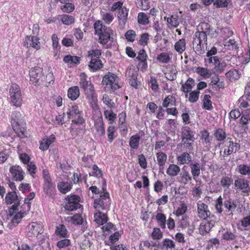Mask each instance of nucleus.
Listing matches in <instances>:
<instances>
[{
	"mask_svg": "<svg viewBox=\"0 0 250 250\" xmlns=\"http://www.w3.org/2000/svg\"><path fill=\"white\" fill-rule=\"evenodd\" d=\"M214 222L212 220H203L199 227V233L202 235L208 234L214 226Z\"/></svg>",
	"mask_w": 250,
	"mask_h": 250,
	"instance_id": "obj_14",
	"label": "nucleus"
},
{
	"mask_svg": "<svg viewBox=\"0 0 250 250\" xmlns=\"http://www.w3.org/2000/svg\"><path fill=\"white\" fill-rule=\"evenodd\" d=\"M55 233L57 236L62 237H66L67 230L65 226L62 224H60L56 228Z\"/></svg>",
	"mask_w": 250,
	"mask_h": 250,
	"instance_id": "obj_31",
	"label": "nucleus"
},
{
	"mask_svg": "<svg viewBox=\"0 0 250 250\" xmlns=\"http://www.w3.org/2000/svg\"><path fill=\"white\" fill-rule=\"evenodd\" d=\"M234 188L238 192H241L244 196H248L250 194V182L247 179L242 177H237L234 182Z\"/></svg>",
	"mask_w": 250,
	"mask_h": 250,
	"instance_id": "obj_8",
	"label": "nucleus"
},
{
	"mask_svg": "<svg viewBox=\"0 0 250 250\" xmlns=\"http://www.w3.org/2000/svg\"><path fill=\"white\" fill-rule=\"evenodd\" d=\"M200 92L197 90L191 91L189 94L188 101L191 103H194L196 102L199 96Z\"/></svg>",
	"mask_w": 250,
	"mask_h": 250,
	"instance_id": "obj_50",
	"label": "nucleus"
},
{
	"mask_svg": "<svg viewBox=\"0 0 250 250\" xmlns=\"http://www.w3.org/2000/svg\"><path fill=\"white\" fill-rule=\"evenodd\" d=\"M220 241L219 239L217 238H211L208 240L207 248L210 249L211 248H213L214 246L219 245Z\"/></svg>",
	"mask_w": 250,
	"mask_h": 250,
	"instance_id": "obj_64",
	"label": "nucleus"
},
{
	"mask_svg": "<svg viewBox=\"0 0 250 250\" xmlns=\"http://www.w3.org/2000/svg\"><path fill=\"white\" fill-rule=\"evenodd\" d=\"M89 66L94 71L101 68L103 66L101 61L99 59L92 58L91 59Z\"/></svg>",
	"mask_w": 250,
	"mask_h": 250,
	"instance_id": "obj_35",
	"label": "nucleus"
},
{
	"mask_svg": "<svg viewBox=\"0 0 250 250\" xmlns=\"http://www.w3.org/2000/svg\"><path fill=\"white\" fill-rule=\"evenodd\" d=\"M156 219L162 229L166 228V217L163 213H158L156 215Z\"/></svg>",
	"mask_w": 250,
	"mask_h": 250,
	"instance_id": "obj_39",
	"label": "nucleus"
},
{
	"mask_svg": "<svg viewBox=\"0 0 250 250\" xmlns=\"http://www.w3.org/2000/svg\"><path fill=\"white\" fill-rule=\"evenodd\" d=\"M9 171L15 180L21 181L23 179L24 172L19 166L15 165L11 167Z\"/></svg>",
	"mask_w": 250,
	"mask_h": 250,
	"instance_id": "obj_17",
	"label": "nucleus"
},
{
	"mask_svg": "<svg viewBox=\"0 0 250 250\" xmlns=\"http://www.w3.org/2000/svg\"><path fill=\"white\" fill-rule=\"evenodd\" d=\"M232 176L229 174L223 175L220 180V186L224 188H229L233 184Z\"/></svg>",
	"mask_w": 250,
	"mask_h": 250,
	"instance_id": "obj_20",
	"label": "nucleus"
},
{
	"mask_svg": "<svg viewBox=\"0 0 250 250\" xmlns=\"http://www.w3.org/2000/svg\"><path fill=\"white\" fill-rule=\"evenodd\" d=\"M71 244V241L68 239H63L58 241L57 243V247L59 249L65 248Z\"/></svg>",
	"mask_w": 250,
	"mask_h": 250,
	"instance_id": "obj_54",
	"label": "nucleus"
},
{
	"mask_svg": "<svg viewBox=\"0 0 250 250\" xmlns=\"http://www.w3.org/2000/svg\"><path fill=\"white\" fill-rule=\"evenodd\" d=\"M215 65L213 67L215 70L218 73H222L224 71L227 66V63L225 62H221L218 59V60L215 61Z\"/></svg>",
	"mask_w": 250,
	"mask_h": 250,
	"instance_id": "obj_38",
	"label": "nucleus"
},
{
	"mask_svg": "<svg viewBox=\"0 0 250 250\" xmlns=\"http://www.w3.org/2000/svg\"><path fill=\"white\" fill-rule=\"evenodd\" d=\"M94 221L99 225H103L108 221V218L106 214L103 213L100 211L94 214Z\"/></svg>",
	"mask_w": 250,
	"mask_h": 250,
	"instance_id": "obj_22",
	"label": "nucleus"
},
{
	"mask_svg": "<svg viewBox=\"0 0 250 250\" xmlns=\"http://www.w3.org/2000/svg\"><path fill=\"white\" fill-rule=\"evenodd\" d=\"M214 136L216 140L220 142L219 146L221 144V142L225 140L226 138L227 135L226 132L222 128H218L214 131Z\"/></svg>",
	"mask_w": 250,
	"mask_h": 250,
	"instance_id": "obj_28",
	"label": "nucleus"
},
{
	"mask_svg": "<svg viewBox=\"0 0 250 250\" xmlns=\"http://www.w3.org/2000/svg\"><path fill=\"white\" fill-rule=\"evenodd\" d=\"M55 185L52 183L43 184V190L46 194H51L55 189Z\"/></svg>",
	"mask_w": 250,
	"mask_h": 250,
	"instance_id": "obj_51",
	"label": "nucleus"
},
{
	"mask_svg": "<svg viewBox=\"0 0 250 250\" xmlns=\"http://www.w3.org/2000/svg\"><path fill=\"white\" fill-rule=\"evenodd\" d=\"M12 126L14 130L19 137L24 138L26 137L25 135V125H12Z\"/></svg>",
	"mask_w": 250,
	"mask_h": 250,
	"instance_id": "obj_24",
	"label": "nucleus"
},
{
	"mask_svg": "<svg viewBox=\"0 0 250 250\" xmlns=\"http://www.w3.org/2000/svg\"><path fill=\"white\" fill-rule=\"evenodd\" d=\"M96 128L98 135L102 136L105 133V129L102 122H100L96 125Z\"/></svg>",
	"mask_w": 250,
	"mask_h": 250,
	"instance_id": "obj_63",
	"label": "nucleus"
},
{
	"mask_svg": "<svg viewBox=\"0 0 250 250\" xmlns=\"http://www.w3.org/2000/svg\"><path fill=\"white\" fill-rule=\"evenodd\" d=\"M231 0H215L213 5L217 8H227Z\"/></svg>",
	"mask_w": 250,
	"mask_h": 250,
	"instance_id": "obj_41",
	"label": "nucleus"
},
{
	"mask_svg": "<svg viewBox=\"0 0 250 250\" xmlns=\"http://www.w3.org/2000/svg\"><path fill=\"white\" fill-rule=\"evenodd\" d=\"M114 19L113 15L110 13H103L102 14V19L106 24H110Z\"/></svg>",
	"mask_w": 250,
	"mask_h": 250,
	"instance_id": "obj_52",
	"label": "nucleus"
},
{
	"mask_svg": "<svg viewBox=\"0 0 250 250\" xmlns=\"http://www.w3.org/2000/svg\"><path fill=\"white\" fill-rule=\"evenodd\" d=\"M219 81V76L215 75L211 78L210 83L212 85H217L219 88H223L224 85V83L223 82H220Z\"/></svg>",
	"mask_w": 250,
	"mask_h": 250,
	"instance_id": "obj_53",
	"label": "nucleus"
},
{
	"mask_svg": "<svg viewBox=\"0 0 250 250\" xmlns=\"http://www.w3.org/2000/svg\"><path fill=\"white\" fill-rule=\"evenodd\" d=\"M138 21L141 24L146 25L149 22L148 18L144 13H139L138 15Z\"/></svg>",
	"mask_w": 250,
	"mask_h": 250,
	"instance_id": "obj_45",
	"label": "nucleus"
},
{
	"mask_svg": "<svg viewBox=\"0 0 250 250\" xmlns=\"http://www.w3.org/2000/svg\"><path fill=\"white\" fill-rule=\"evenodd\" d=\"M162 243L163 248H165L167 250L171 249L175 247L174 242L169 239L166 238L164 239Z\"/></svg>",
	"mask_w": 250,
	"mask_h": 250,
	"instance_id": "obj_56",
	"label": "nucleus"
},
{
	"mask_svg": "<svg viewBox=\"0 0 250 250\" xmlns=\"http://www.w3.org/2000/svg\"><path fill=\"white\" fill-rule=\"evenodd\" d=\"M156 155L160 169H161V168H163L164 166L165 165L167 159V155L164 152H160L157 153Z\"/></svg>",
	"mask_w": 250,
	"mask_h": 250,
	"instance_id": "obj_32",
	"label": "nucleus"
},
{
	"mask_svg": "<svg viewBox=\"0 0 250 250\" xmlns=\"http://www.w3.org/2000/svg\"><path fill=\"white\" fill-rule=\"evenodd\" d=\"M218 57L217 56L210 57L209 58H205V65L207 67H210L211 66L214 67L215 65V60H218Z\"/></svg>",
	"mask_w": 250,
	"mask_h": 250,
	"instance_id": "obj_49",
	"label": "nucleus"
},
{
	"mask_svg": "<svg viewBox=\"0 0 250 250\" xmlns=\"http://www.w3.org/2000/svg\"><path fill=\"white\" fill-rule=\"evenodd\" d=\"M125 36L126 39L128 42H133L135 40L136 35L134 31L133 30H129L127 31Z\"/></svg>",
	"mask_w": 250,
	"mask_h": 250,
	"instance_id": "obj_57",
	"label": "nucleus"
},
{
	"mask_svg": "<svg viewBox=\"0 0 250 250\" xmlns=\"http://www.w3.org/2000/svg\"><path fill=\"white\" fill-rule=\"evenodd\" d=\"M102 83L105 84V90L106 91H113L120 87L118 84V78L113 73L108 72L103 77Z\"/></svg>",
	"mask_w": 250,
	"mask_h": 250,
	"instance_id": "obj_7",
	"label": "nucleus"
},
{
	"mask_svg": "<svg viewBox=\"0 0 250 250\" xmlns=\"http://www.w3.org/2000/svg\"><path fill=\"white\" fill-rule=\"evenodd\" d=\"M167 22L168 27H170V26L176 27L179 24L177 18L173 16L167 18Z\"/></svg>",
	"mask_w": 250,
	"mask_h": 250,
	"instance_id": "obj_58",
	"label": "nucleus"
},
{
	"mask_svg": "<svg viewBox=\"0 0 250 250\" xmlns=\"http://www.w3.org/2000/svg\"><path fill=\"white\" fill-rule=\"evenodd\" d=\"M249 120H250V109H247L245 114L241 117L240 123L243 125H246Z\"/></svg>",
	"mask_w": 250,
	"mask_h": 250,
	"instance_id": "obj_46",
	"label": "nucleus"
},
{
	"mask_svg": "<svg viewBox=\"0 0 250 250\" xmlns=\"http://www.w3.org/2000/svg\"><path fill=\"white\" fill-rule=\"evenodd\" d=\"M80 95V90L78 86H73L68 90V97L72 100H76Z\"/></svg>",
	"mask_w": 250,
	"mask_h": 250,
	"instance_id": "obj_26",
	"label": "nucleus"
},
{
	"mask_svg": "<svg viewBox=\"0 0 250 250\" xmlns=\"http://www.w3.org/2000/svg\"><path fill=\"white\" fill-rule=\"evenodd\" d=\"M39 40V38L37 36H26L24 39L23 44L27 47L29 45L30 46L36 50H39L41 48V43Z\"/></svg>",
	"mask_w": 250,
	"mask_h": 250,
	"instance_id": "obj_16",
	"label": "nucleus"
},
{
	"mask_svg": "<svg viewBox=\"0 0 250 250\" xmlns=\"http://www.w3.org/2000/svg\"><path fill=\"white\" fill-rule=\"evenodd\" d=\"M12 125H25L21 114L19 111H14L11 115Z\"/></svg>",
	"mask_w": 250,
	"mask_h": 250,
	"instance_id": "obj_21",
	"label": "nucleus"
},
{
	"mask_svg": "<svg viewBox=\"0 0 250 250\" xmlns=\"http://www.w3.org/2000/svg\"><path fill=\"white\" fill-rule=\"evenodd\" d=\"M74 5L71 3H65L61 7V9L64 12H71L74 9Z\"/></svg>",
	"mask_w": 250,
	"mask_h": 250,
	"instance_id": "obj_60",
	"label": "nucleus"
},
{
	"mask_svg": "<svg viewBox=\"0 0 250 250\" xmlns=\"http://www.w3.org/2000/svg\"><path fill=\"white\" fill-rule=\"evenodd\" d=\"M29 74L30 82L35 85H40L43 82L44 76L41 68L39 67L32 68Z\"/></svg>",
	"mask_w": 250,
	"mask_h": 250,
	"instance_id": "obj_10",
	"label": "nucleus"
},
{
	"mask_svg": "<svg viewBox=\"0 0 250 250\" xmlns=\"http://www.w3.org/2000/svg\"><path fill=\"white\" fill-rule=\"evenodd\" d=\"M43 232L41 224L32 222L27 227V234L29 237H37L39 234Z\"/></svg>",
	"mask_w": 250,
	"mask_h": 250,
	"instance_id": "obj_12",
	"label": "nucleus"
},
{
	"mask_svg": "<svg viewBox=\"0 0 250 250\" xmlns=\"http://www.w3.org/2000/svg\"><path fill=\"white\" fill-rule=\"evenodd\" d=\"M128 15V9L126 7L121 9L118 12L117 19L119 21V25L120 28H124L127 22Z\"/></svg>",
	"mask_w": 250,
	"mask_h": 250,
	"instance_id": "obj_15",
	"label": "nucleus"
},
{
	"mask_svg": "<svg viewBox=\"0 0 250 250\" xmlns=\"http://www.w3.org/2000/svg\"><path fill=\"white\" fill-rule=\"evenodd\" d=\"M191 172L194 179L199 176L200 174V165L196 163L193 164H190Z\"/></svg>",
	"mask_w": 250,
	"mask_h": 250,
	"instance_id": "obj_40",
	"label": "nucleus"
},
{
	"mask_svg": "<svg viewBox=\"0 0 250 250\" xmlns=\"http://www.w3.org/2000/svg\"><path fill=\"white\" fill-rule=\"evenodd\" d=\"M157 60L162 63H167L170 58L168 54L167 53H162L157 56Z\"/></svg>",
	"mask_w": 250,
	"mask_h": 250,
	"instance_id": "obj_55",
	"label": "nucleus"
},
{
	"mask_svg": "<svg viewBox=\"0 0 250 250\" xmlns=\"http://www.w3.org/2000/svg\"><path fill=\"white\" fill-rule=\"evenodd\" d=\"M198 30L193 37L192 42L193 48L195 52L198 54H203L205 48L207 47V35L209 32V25L206 22H202L198 26Z\"/></svg>",
	"mask_w": 250,
	"mask_h": 250,
	"instance_id": "obj_2",
	"label": "nucleus"
},
{
	"mask_svg": "<svg viewBox=\"0 0 250 250\" xmlns=\"http://www.w3.org/2000/svg\"><path fill=\"white\" fill-rule=\"evenodd\" d=\"M228 140L229 138L226 141L225 144V148L223 155L224 157L230 155L234 151H236L237 150V144L231 141V138H229V141Z\"/></svg>",
	"mask_w": 250,
	"mask_h": 250,
	"instance_id": "obj_18",
	"label": "nucleus"
},
{
	"mask_svg": "<svg viewBox=\"0 0 250 250\" xmlns=\"http://www.w3.org/2000/svg\"><path fill=\"white\" fill-rule=\"evenodd\" d=\"M61 21L63 24L70 25L74 22L75 19L72 16L63 15L62 16Z\"/></svg>",
	"mask_w": 250,
	"mask_h": 250,
	"instance_id": "obj_47",
	"label": "nucleus"
},
{
	"mask_svg": "<svg viewBox=\"0 0 250 250\" xmlns=\"http://www.w3.org/2000/svg\"><path fill=\"white\" fill-rule=\"evenodd\" d=\"M201 133V139L204 145H208L210 144L211 137L209 136V133L208 131L204 129L200 132Z\"/></svg>",
	"mask_w": 250,
	"mask_h": 250,
	"instance_id": "obj_36",
	"label": "nucleus"
},
{
	"mask_svg": "<svg viewBox=\"0 0 250 250\" xmlns=\"http://www.w3.org/2000/svg\"><path fill=\"white\" fill-rule=\"evenodd\" d=\"M198 215L199 218L203 220H207L210 218L211 213L208 209V207L206 204L199 202L197 203Z\"/></svg>",
	"mask_w": 250,
	"mask_h": 250,
	"instance_id": "obj_13",
	"label": "nucleus"
},
{
	"mask_svg": "<svg viewBox=\"0 0 250 250\" xmlns=\"http://www.w3.org/2000/svg\"><path fill=\"white\" fill-rule=\"evenodd\" d=\"M5 201L8 204H15L9 209L6 216V221L9 227L11 229L16 227L21 222L23 217L24 212L19 211L18 208L20 205V200L15 191L9 192L6 197Z\"/></svg>",
	"mask_w": 250,
	"mask_h": 250,
	"instance_id": "obj_1",
	"label": "nucleus"
},
{
	"mask_svg": "<svg viewBox=\"0 0 250 250\" xmlns=\"http://www.w3.org/2000/svg\"><path fill=\"white\" fill-rule=\"evenodd\" d=\"M110 200L108 192H104L100 195L99 198L96 199L94 202V208L97 210H107L109 208Z\"/></svg>",
	"mask_w": 250,
	"mask_h": 250,
	"instance_id": "obj_9",
	"label": "nucleus"
},
{
	"mask_svg": "<svg viewBox=\"0 0 250 250\" xmlns=\"http://www.w3.org/2000/svg\"><path fill=\"white\" fill-rule=\"evenodd\" d=\"M105 117L110 121H114L116 118V115L111 110H104Z\"/></svg>",
	"mask_w": 250,
	"mask_h": 250,
	"instance_id": "obj_62",
	"label": "nucleus"
},
{
	"mask_svg": "<svg viewBox=\"0 0 250 250\" xmlns=\"http://www.w3.org/2000/svg\"><path fill=\"white\" fill-rule=\"evenodd\" d=\"M209 95H205L204 97L203 107L205 109L209 110L212 109V103Z\"/></svg>",
	"mask_w": 250,
	"mask_h": 250,
	"instance_id": "obj_42",
	"label": "nucleus"
},
{
	"mask_svg": "<svg viewBox=\"0 0 250 250\" xmlns=\"http://www.w3.org/2000/svg\"><path fill=\"white\" fill-rule=\"evenodd\" d=\"M246 93L245 97H241L239 98L238 102L239 104V107L240 108H247L249 106V104L247 101H245L246 98L250 101V83H249L245 87Z\"/></svg>",
	"mask_w": 250,
	"mask_h": 250,
	"instance_id": "obj_19",
	"label": "nucleus"
},
{
	"mask_svg": "<svg viewBox=\"0 0 250 250\" xmlns=\"http://www.w3.org/2000/svg\"><path fill=\"white\" fill-rule=\"evenodd\" d=\"M195 72L205 79L209 78L212 74L208 69L200 66L196 68Z\"/></svg>",
	"mask_w": 250,
	"mask_h": 250,
	"instance_id": "obj_23",
	"label": "nucleus"
},
{
	"mask_svg": "<svg viewBox=\"0 0 250 250\" xmlns=\"http://www.w3.org/2000/svg\"><path fill=\"white\" fill-rule=\"evenodd\" d=\"M175 50L181 53L186 49V42L184 39L180 40L175 44Z\"/></svg>",
	"mask_w": 250,
	"mask_h": 250,
	"instance_id": "obj_44",
	"label": "nucleus"
},
{
	"mask_svg": "<svg viewBox=\"0 0 250 250\" xmlns=\"http://www.w3.org/2000/svg\"><path fill=\"white\" fill-rule=\"evenodd\" d=\"M87 76L84 73H82L80 75V85L81 88H83L85 92L86 97L93 102L97 100L96 95L94 92L93 85L90 82L86 80Z\"/></svg>",
	"mask_w": 250,
	"mask_h": 250,
	"instance_id": "obj_5",
	"label": "nucleus"
},
{
	"mask_svg": "<svg viewBox=\"0 0 250 250\" xmlns=\"http://www.w3.org/2000/svg\"><path fill=\"white\" fill-rule=\"evenodd\" d=\"M72 186L71 183L62 181L58 184V188L61 192L65 194L71 190Z\"/></svg>",
	"mask_w": 250,
	"mask_h": 250,
	"instance_id": "obj_27",
	"label": "nucleus"
},
{
	"mask_svg": "<svg viewBox=\"0 0 250 250\" xmlns=\"http://www.w3.org/2000/svg\"><path fill=\"white\" fill-rule=\"evenodd\" d=\"M103 102L110 108L113 107L115 105L114 103L112 102L111 99L106 94H104L103 97L102 99Z\"/></svg>",
	"mask_w": 250,
	"mask_h": 250,
	"instance_id": "obj_61",
	"label": "nucleus"
},
{
	"mask_svg": "<svg viewBox=\"0 0 250 250\" xmlns=\"http://www.w3.org/2000/svg\"><path fill=\"white\" fill-rule=\"evenodd\" d=\"M81 112L78 109L77 105H72L68 108L67 111V115L68 118H75L77 115L80 114Z\"/></svg>",
	"mask_w": 250,
	"mask_h": 250,
	"instance_id": "obj_30",
	"label": "nucleus"
},
{
	"mask_svg": "<svg viewBox=\"0 0 250 250\" xmlns=\"http://www.w3.org/2000/svg\"><path fill=\"white\" fill-rule=\"evenodd\" d=\"M236 171L242 175H248L250 177V166L245 164L239 165Z\"/></svg>",
	"mask_w": 250,
	"mask_h": 250,
	"instance_id": "obj_25",
	"label": "nucleus"
},
{
	"mask_svg": "<svg viewBox=\"0 0 250 250\" xmlns=\"http://www.w3.org/2000/svg\"><path fill=\"white\" fill-rule=\"evenodd\" d=\"M225 75L230 81L232 82L238 80L240 78V74L238 70L232 69L227 72Z\"/></svg>",
	"mask_w": 250,
	"mask_h": 250,
	"instance_id": "obj_29",
	"label": "nucleus"
},
{
	"mask_svg": "<svg viewBox=\"0 0 250 250\" xmlns=\"http://www.w3.org/2000/svg\"><path fill=\"white\" fill-rule=\"evenodd\" d=\"M223 206L226 209V212L229 213V215H232L233 212L235 211L237 207V202L236 200L230 198L225 199L223 201L222 196H219L215 201V208L217 213L221 214L223 211Z\"/></svg>",
	"mask_w": 250,
	"mask_h": 250,
	"instance_id": "obj_4",
	"label": "nucleus"
},
{
	"mask_svg": "<svg viewBox=\"0 0 250 250\" xmlns=\"http://www.w3.org/2000/svg\"><path fill=\"white\" fill-rule=\"evenodd\" d=\"M176 104L175 97L172 95H168L163 101L162 105L164 107L175 105Z\"/></svg>",
	"mask_w": 250,
	"mask_h": 250,
	"instance_id": "obj_34",
	"label": "nucleus"
},
{
	"mask_svg": "<svg viewBox=\"0 0 250 250\" xmlns=\"http://www.w3.org/2000/svg\"><path fill=\"white\" fill-rule=\"evenodd\" d=\"M180 171V168L177 165L170 164L167 170V173L170 176H176Z\"/></svg>",
	"mask_w": 250,
	"mask_h": 250,
	"instance_id": "obj_37",
	"label": "nucleus"
},
{
	"mask_svg": "<svg viewBox=\"0 0 250 250\" xmlns=\"http://www.w3.org/2000/svg\"><path fill=\"white\" fill-rule=\"evenodd\" d=\"M67 203L64 206L65 209L68 211H73L80 208V197L76 195L68 196L66 198Z\"/></svg>",
	"mask_w": 250,
	"mask_h": 250,
	"instance_id": "obj_11",
	"label": "nucleus"
},
{
	"mask_svg": "<svg viewBox=\"0 0 250 250\" xmlns=\"http://www.w3.org/2000/svg\"><path fill=\"white\" fill-rule=\"evenodd\" d=\"M187 207L185 203H181L176 211V216H180L184 214L187 211Z\"/></svg>",
	"mask_w": 250,
	"mask_h": 250,
	"instance_id": "obj_59",
	"label": "nucleus"
},
{
	"mask_svg": "<svg viewBox=\"0 0 250 250\" xmlns=\"http://www.w3.org/2000/svg\"><path fill=\"white\" fill-rule=\"evenodd\" d=\"M9 93L11 103L16 107H20L22 102L20 86L16 83H12L10 87Z\"/></svg>",
	"mask_w": 250,
	"mask_h": 250,
	"instance_id": "obj_6",
	"label": "nucleus"
},
{
	"mask_svg": "<svg viewBox=\"0 0 250 250\" xmlns=\"http://www.w3.org/2000/svg\"><path fill=\"white\" fill-rule=\"evenodd\" d=\"M222 238L226 241H232L236 238V235L229 230H227L222 234Z\"/></svg>",
	"mask_w": 250,
	"mask_h": 250,
	"instance_id": "obj_48",
	"label": "nucleus"
},
{
	"mask_svg": "<svg viewBox=\"0 0 250 250\" xmlns=\"http://www.w3.org/2000/svg\"><path fill=\"white\" fill-rule=\"evenodd\" d=\"M114 227V226L113 224L110 222H108L107 221L103 225V227L102 228L104 234L107 235H109V232H111L112 230L115 231Z\"/></svg>",
	"mask_w": 250,
	"mask_h": 250,
	"instance_id": "obj_43",
	"label": "nucleus"
},
{
	"mask_svg": "<svg viewBox=\"0 0 250 250\" xmlns=\"http://www.w3.org/2000/svg\"><path fill=\"white\" fill-rule=\"evenodd\" d=\"M95 34L99 37V42L105 44L110 40L113 30L109 27H106L101 21H96L94 24Z\"/></svg>",
	"mask_w": 250,
	"mask_h": 250,
	"instance_id": "obj_3",
	"label": "nucleus"
},
{
	"mask_svg": "<svg viewBox=\"0 0 250 250\" xmlns=\"http://www.w3.org/2000/svg\"><path fill=\"white\" fill-rule=\"evenodd\" d=\"M140 136L138 134L132 136L129 140V146L131 148L137 149L139 147Z\"/></svg>",
	"mask_w": 250,
	"mask_h": 250,
	"instance_id": "obj_33",
	"label": "nucleus"
}]
</instances>
